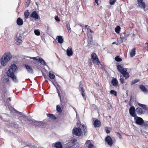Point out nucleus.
Instances as JSON below:
<instances>
[{
	"mask_svg": "<svg viewBox=\"0 0 148 148\" xmlns=\"http://www.w3.org/2000/svg\"><path fill=\"white\" fill-rule=\"evenodd\" d=\"M143 123L142 126H144L145 127L148 126V121H144L143 120Z\"/></svg>",
	"mask_w": 148,
	"mask_h": 148,
	"instance_id": "nucleus-45",
	"label": "nucleus"
},
{
	"mask_svg": "<svg viewBox=\"0 0 148 148\" xmlns=\"http://www.w3.org/2000/svg\"><path fill=\"white\" fill-rule=\"evenodd\" d=\"M81 84H80L79 85V87L80 88V89L79 90L81 92H84V89L83 87H81Z\"/></svg>",
	"mask_w": 148,
	"mask_h": 148,
	"instance_id": "nucleus-57",
	"label": "nucleus"
},
{
	"mask_svg": "<svg viewBox=\"0 0 148 148\" xmlns=\"http://www.w3.org/2000/svg\"><path fill=\"white\" fill-rule=\"evenodd\" d=\"M52 146H54L56 148H63L62 143L60 142H58L55 143H53L52 144Z\"/></svg>",
	"mask_w": 148,
	"mask_h": 148,
	"instance_id": "nucleus-20",
	"label": "nucleus"
},
{
	"mask_svg": "<svg viewBox=\"0 0 148 148\" xmlns=\"http://www.w3.org/2000/svg\"><path fill=\"white\" fill-rule=\"evenodd\" d=\"M139 88L141 90L144 92L147 93L148 92V90L145 86L142 84L139 85Z\"/></svg>",
	"mask_w": 148,
	"mask_h": 148,
	"instance_id": "nucleus-24",
	"label": "nucleus"
},
{
	"mask_svg": "<svg viewBox=\"0 0 148 148\" xmlns=\"http://www.w3.org/2000/svg\"><path fill=\"white\" fill-rule=\"evenodd\" d=\"M140 81V80L138 79H136L133 80L131 82L130 84L131 85H133L137 82H139Z\"/></svg>",
	"mask_w": 148,
	"mask_h": 148,
	"instance_id": "nucleus-37",
	"label": "nucleus"
},
{
	"mask_svg": "<svg viewBox=\"0 0 148 148\" xmlns=\"http://www.w3.org/2000/svg\"><path fill=\"white\" fill-rule=\"evenodd\" d=\"M110 93L111 94L114 95L115 96H117V92L114 90H111L110 91Z\"/></svg>",
	"mask_w": 148,
	"mask_h": 148,
	"instance_id": "nucleus-41",
	"label": "nucleus"
},
{
	"mask_svg": "<svg viewBox=\"0 0 148 148\" xmlns=\"http://www.w3.org/2000/svg\"><path fill=\"white\" fill-rule=\"evenodd\" d=\"M116 68L117 69L120 73L122 72L123 73V72L124 73H127V69L125 68V69H124L119 64H118Z\"/></svg>",
	"mask_w": 148,
	"mask_h": 148,
	"instance_id": "nucleus-14",
	"label": "nucleus"
},
{
	"mask_svg": "<svg viewBox=\"0 0 148 148\" xmlns=\"http://www.w3.org/2000/svg\"><path fill=\"white\" fill-rule=\"evenodd\" d=\"M91 60L94 63H96L97 65H99L100 63V61L98 59V57L94 53H92L91 54Z\"/></svg>",
	"mask_w": 148,
	"mask_h": 148,
	"instance_id": "nucleus-8",
	"label": "nucleus"
},
{
	"mask_svg": "<svg viewBox=\"0 0 148 148\" xmlns=\"http://www.w3.org/2000/svg\"><path fill=\"white\" fill-rule=\"evenodd\" d=\"M25 57L26 58H29L30 59H33L36 60L38 61V58H37V57H28V56H25Z\"/></svg>",
	"mask_w": 148,
	"mask_h": 148,
	"instance_id": "nucleus-49",
	"label": "nucleus"
},
{
	"mask_svg": "<svg viewBox=\"0 0 148 148\" xmlns=\"http://www.w3.org/2000/svg\"><path fill=\"white\" fill-rule=\"evenodd\" d=\"M121 30V27L119 26H118L116 27L115 29V32L118 34L120 33Z\"/></svg>",
	"mask_w": 148,
	"mask_h": 148,
	"instance_id": "nucleus-36",
	"label": "nucleus"
},
{
	"mask_svg": "<svg viewBox=\"0 0 148 148\" xmlns=\"http://www.w3.org/2000/svg\"><path fill=\"white\" fill-rule=\"evenodd\" d=\"M99 0H95V2L98 6L99 5Z\"/></svg>",
	"mask_w": 148,
	"mask_h": 148,
	"instance_id": "nucleus-61",
	"label": "nucleus"
},
{
	"mask_svg": "<svg viewBox=\"0 0 148 148\" xmlns=\"http://www.w3.org/2000/svg\"><path fill=\"white\" fill-rule=\"evenodd\" d=\"M85 27L86 28L88 29V28H89V27L87 25H86L85 26Z\"/></svg>",
	"mask_w": 148,
	"mask_h": 148,
	"instance_id": "nucleus-64",
	"label": "nucleus"
},
{
	"mask_svg": "<svg viewBox=\"0 0 148 148\" xmlns=\"http://www.w3.org/2000/svg\"><path fill=\"white\" fill-rule=\"evenodd\" d=\"M48 76L50 79H54L55 77V75L53 74V72L51 71H50L49 72Z\"/></svg>",
	"mask_w": 148,
	"mask_h": 148,
	"instance_id": "nucleus-28",
	"label": "nucleus"
},
{
	"mask_svg": "<svg viewBox=\"0 0 148 148\" xmlns=\"http://www.w3.org/2000/svg\"><path fill=\"white\" fill-rule=\"evenodd\" d=\"M130 54L131 57L134 56L136 54V49L135 48H133L130 51Z\"/></svg>",
	"mask_w": 148,
	"mask_h": 148,
	"instance_id": "nucleus-31",
	"label": "nucleus"
},
{
	"mask_svg": "<svg viewBox=\"0 0 148 148\" xmlns=\"http://www.w3.org/2000/svg\"><path fill=\"white\" fill-rule=\"evenodd\" d=\"M38 57V61L41 64L44 65V66H45L46 65V63L45 61L42 58H40Z\"/></svg>",
	"mask_w": 148,
	"mask_h": 148,
	"instance_id": "nucleus-27",
	"label": "nucleus"
},
{
	"mask_svg": "<svg viewBox=\"0 0 148 148\" xmlns=\"http://www.w3.org/2000/svg\"><path fill=\"white\" fill-rule=\"evenodd\" d=\"M30 16L31 17L36 19H40V16L36 11H33L30 14Z\"/></svg>",
	"mask_w": 148,
	"mask_h": 148,
	"instance_id": "nucleus-11",
	"label": "nucleus"
},
{
	"mask_svg": "<svg viewBox=\"0 0 148 148\" xmlns=\"http://www.w3.org/2000/svg\"><path fill=\"white\" fill-rule=\"evenodd\" d=\"M48 117H49L53 119H56V117L53 114L50 113H48L47 114Z\"/></svg>",
	"mask_w": 148,
	"mask_h": 148,
	"instance_id": "nucleus-33",
	"label": "nucleus"
},
{
	"mask_svg": "<svg viewBox=\"0 0 148 148\" xmlns=\"http://www.w3.org/2000/svg\"><path fill=\"white\" fill-rule=\"evenodd\" d=\"M5 104L6 107V108H8L10 111L12 112L14 111L16 112V114L18 116V119L21 122V120L23 119V116L25 115L23 114L22 112H19L14 109V108L11 106L10 104L9 103H8L7 104Z\"/></svg>",
	"mask_w": 148,
	"mask_h": 148,
	"instance_id": "nucleus-5",
	"label": "nucleus"
},
{
	"mask_svg": "<svg viewBox=\"0 0 148 148\" xmlns=\"http://www.w3.org/2000/svg\"><path fill=\"white\" fill-rule=\"evenodd\" d=\"M93 125L95 127H98L101 126V123L98 119H96L94 121Z\"/></svg>",
	"mask_w": 148,
	"mask_h": 148,
	"instance_id": "nucleus-21",
	"label": "nucleus"
},
{
	"mask_svg": "<svg viewBox=\"0 0 148 148\" xmlns=\"http://www.w3.org/2000/svg\"><path fill=\"white\" fill-rule=\"evenodd\" d=\"M66 26L67 30L68 31V32L70 33L71 32V29L70 27V25L68 21H66Z\"/></svg>",
	"mask_w": 148,
	"mask_h": 148,
	"instance_id": "nucleus-30",
	"label": "nucleus"
},
{
	"mask_svg": "<svg viewBox=\"0 0 148 148\" xmlns=\"http://www.w3.org/2000/svg\"><path fill=\"white\" fill-rule=\"evenodd\" d=\"M42 75L43 76L44 78L45 79V81L47 82V79H48V77L46 76L45 74L43 73L42 72Z\"/></svg>",
	"mask_w": 148,
	"mask_h": 148,
	"instance_id": "nucleus-51",
	"label": "nucleus"
},
{
	"mask_svg": "<svg viewBox=\"0 0 148 148\" xmlns=\"http://www.w3.org/2000/svg\"><path fill=\"white\" fill-rule=\"evenodd\" d=\"M66 53L68 56L70 57L73 55V51L72 48L71 47L68 48L66 51Z\"/></svg>",
	"mask_w": 148,
	"mask_h": 148,
	"instance_id": "nucleus-16",
	"label": "nucleus"
},
{
	"mask_svg": "<svg viewBox=\"0 0 148 148\" xmlns=\"http://www.w3.org/2000/svg\"><path fill=\"white\" fill-rule=\"evenodd\" d=\"M123 34L124 35V36H125V37H126V38H127L128 37V36H129V34H127L126 32H124V33H123Z\"/></svg>",
	"mask_w": 148,
	"mask_h": 148,
	"instance_id": "nucleus-60",
	"label": "nucleus"
},
{
	"mask_svg": "<svg viewBox=\"0 0 148 148\" xmlns=\"http://www.w3.org/2000/svg\"><path fill=\"white\" fill-rule=\"evenodd\" d=\"M34 33L36 35V36H39L40 34V32L38 29H35L34 30Z\"/></svg>",
	"mask_w": 148,
	"mask_h": 148,
	"instance_id": "nucleus-44",
	"label": "nucleus"
},
{
	"mask_svg": "<svg viewBox=\"0 0 148 148\" xmlns=\"http://www.w3.org/2000/svg\"><path fill=\"white\" fill-rule=\"evenodd\" d=\"M111 84L112 86L116 87L118 86V82L116 78H113L111 80Z\"/></svg>",
	"mask_w": 148,
	"mask_h": 148,
	"instance_id": "nucleus-19",
	"label": "nucleus"
},
{
	"mask_svg": "<svg viewBox=\"0 0 148 148\" xmlns=\"http://www.w3.org/2000/svg\"><path fill=\"white\" fill-rule=\"evenodd\" d=\"M105 130L107 134H109L110 132V130L108 129V127H105Z\"/></svg>",
	"mask_w": 148,
	"mask_h": 148,
	"instance_id": "nucleus-48",
	"label": "nucleus"
},
{
	"mask_svg": "<svg viewBox=\"0 0 148 148\" xmlns=\"http://www.w3.org/2000/svg\"><path fill=\"white\" fill-rule=\"evenodd\" d=\"M82 127L83 129V132L84 135L85 136H86L87 134V128L84 125H82Z\"/></svg>",
	"mask_w": 148,
	"mask_h": 148,
	"instance_id": "nucleus-29",
	"label": "nucleus"
},
{
	"mask_svg": "<svg viewBox=\"0 0 148 148\" xmlns=\"http://www.w3.org/2000/svg\"><path fill=\"white\" fill-rule=\"evenodd\" d=\"M8 132L10 133V134H12V135H13L14 134V133H13V132L12 131H11V130H9L8 131Z\"/></svg>",
	"mask_w": 148,
	"mask_h": 148,
	"instance_id": "nucleus-63",
	"label": "nucleus"
},
{
	"mask_svg": "<svg viewBox=\"0 0 148 148\" xmlns=\"http://www.w3.org/2000/svg\"><path fill=\"white\" fill-rule=\"evenodd\" d=\"M134 119L135 123L137 124L142 126V124H143V120L142 118L137 116L136 117H135Z\"/></svg>",
	"mask_w": 148,
	"mask_h": 148,
	"instance_id": "nucleus-10",
	"label": "nucleus"
},
{
	"mask_svg": "<svg viewBox=\"0 0 148 148\" xmlns=\"http://www.w3.org/2000/svg\"><path fill=\"white\" fill-rule=\"evenodd\" d=\"M132 95H131V96H130V100L129 102V105L131 107V106H132Z\"/></svg>",
	"mask_w": 148,
	"mask_h": 148,
	"instance_id": "nucleus-53",
	"label": "nucleus"
},
{
	"mask_svg": "<svg viewBox=\"0 0 148 148\" xmlns=\"http://www.w3.org/2000/svg\"><path fill=\"white\" fill-rule=\"evenodd\" d=\"M0 119L1 120L5 121V120L4 119H3L2 118V116L1 115H0Z\"/></svg>",
	"mask_w": 148,
	"mask_h": 148,
	"instance_id": "nucleus-62",
	"label": "nucleus"
},
{
	"mask_svg": "<svg viewBox=\"0 0 148 148\" xmlns=\"http://www.w3.org/2000/svg\"><path fill=\"white\" fill-rule=\"evenodd\" d=\"M81 94L83 97V98H84V99H86V97H85V93L84 92H81Z\"/></svg>",
	"mask_w": 148,
	"mask_h": 148,
	"instance_id": "nucleus-58",
	"label": "nucleus"
},
{
	"mask_svg": "<svg viewBox=\"0 0 148 148\" xmlns=\"http://www.w3.org/2000/svg\"><path fill=\"white\" fill-rule=\"evenodd\" d=\"M56 39L58 43L60 44H62L64 41V39L63 38L62 36H57Z\"/></svg>",
	"mask_w": 148,
	"mask_h": 148,
	"instance_id": "nucleus-23",
	"label": "nucleus"
},
{
	"mask_svg": "<svg viewBox=\"0 0 148 148\" xmlns=\"http://www.w3.org/2000/svg\"><path fill=\"white\" fill-rule=\"evenodd\" d=\"M136 111L135 110L134 111L132 112H130L129 113L130 115L132 117H134V119L137 116L136 113Z\"/></svg>",
	"mask_w": 148,
	"mask_h": 148,
	"instance_id": "nucleus-32",
	"label": "nucleus"
},
{
	"mask_svg": "<svg viewBox=\"0 0 148 148\" xmlns=\"http://www.w3.org/2000/svg\"><path fill=\"white\" fill-rule=\"evenodd\" d=\"M30 0H27L26 2V6L27 7H28L29 5V4L30 3Z\"/></svg>",
	"mask_w": 148,
	"mask_h": 148,
	"instance_id": "nucleus-55",
	"label": "nucleus"
},
{
	"mask_svg": "<svg viewBox=\"0 0 148 148\" xmlns=\"http://www.w3.org/2000/svg\"><path fill=\"white\" fill-rule=\"evenodd\" d=\"M23 116V119L21 121L23 124L29 123L30 126L31 125L38 127L44 126V123L42 122L39 121H36L33 119L31 117V116L29 114H28L27 116L25 115Z\"/></svg>",
	"mask_w": 148,
	"mask_h": 148,
	"instance_id": "nucleus-1",
	"label": "nucleus"
},
{
	"mask_svg": "<svg viewBox=\"0 0 148 148\" xmlns=\"http://www.w3.org/2000/svg\"><path fill=\"white\" fill-rule=\"evenodd\" d=\"M120 73L123 75V77H125V79L129 78L130 76L129 73H124L123 72V73L122 72Z\"/></svg>",
	"mask_w": 148,
	"mask_h": 148,
	"instance_id": "nucleus-34",
	"label": "nucleus"
},
{
	"mask_svg": "<svg viewBox=\"0 0 148 148\" xmlns=\"http://www.w3.org/2000/svg\"><path fill=\"white\" fill-rule=\"evenodd\" d=\"M72 133L73 135L79 137L82 135L83 132L80 127H74L72 130Z\"/></svg>",
	"mask_w": 148,
	"mask_h": 148,
	"instance_id": "nucleus-7",
	"label": "nucleus"
},
{
	"mask_svg": "<svg viewBox=\"0 0 148 148\" xmlns=\"http://www.w3.org/2000/svg\"><path fill=\"white\" fill-rule=\"evenodd\" d=\"M16 23L18 25H22L23 24V20L21 18L18 17L17 19Z\"/></svg>",
	"mask_w": 148,
	"mask_h": 148,
	"instance_id": "nucleus-26",
	"label": "nucleus"
},
{
	"mask_svg": "<svg viewBox=\"0 0 148 148\" xmlns=\"http://www.w3.org/2000/svg\"><path fill=\"white\" fill-rule=\"evenodd\" d=\"M107 104L108 106V109H110L112 107V106L110 103H108Z\"/></svg>",
	"mask_w": 148,
	"mask_h": 148,
	"instance_id": "nucleus-59",
	"label": "nucleus"
},
{
	"mask_svg": "<svg viewBox=\"0 0 148 148\" xmlns=\"http://www.w3.org/2000/svg\"><path fill=\"white\" fill-rule=\"evenodd\" d=\"M137 2L138 6L143 9L144 11L147 10V9H146V5L145 3L143 2V0H137Z\"/></svg>",
	"mask_w": 148,
	"mask_h": 148,
	"instance_id": "nucleus-9",
	"label": "nucleus"
},
{
	"mask_svg": "<svg viewBox=\"0 0 148 148\" xmlns=\"http://www.w3.org/2000/svg\"><path fill=\"white\" fill-rule=\"evenodd\" d=\"M93 43V40L92 39V37L90 35V37L88 38V45L90 47L92 46V44Z\"/></svg>",
	"mask_w": 148,
	"mask_h": 148,
	"instance_id": "nucleus-22",
	"label": "nucleus"
},
{
	"mask_svg": "<svg viewBox=\"0 0 148 148\" xmlns=\"http://www.w3.org/2000/svg\"><path fill=\"white\" fill-rule=\"evenodd\" d=\"M122 76H120V78L119 80L121 82V83L123 84L125 80L123 78H121Z\"/></svg>",
	"mask_w": 148,
	"mask_h": 148,
	"instance_id": "nucleus-50",
	"label": "nucleus"
},
{
	"mask_svg": "<svg viewBox=\"0 0 148 148\" xmlns=\"http://www.w3.org/2000/svg\"><path fill=\"white\" fill-rule=\"evenodd\" d=\"M12 58V55L10 52L4 53L0 59L1 65L4 66H6L8 62Z\"/></svg>",
	"mask_w": 148,
	"mask_h": 148,
	"instance_id": "nucleus-4",
	"label": "nucleus"
},
{
	"mask_svg": "<svg viewBox=\"0 0 148 148\" xmlns=\"http://www.w3.org/2000/svg\"><path fill=\"white\" fill-rule=\"evenodd\" d=\"M17 70L18 67L16 65L13 63L9 67L8 70L6 73L7 76L10 77L13 82L15 83L18 82V79L15 75V73Z\"/></svg>",
	"mask_w": 148,
	"mask_h": 148,
	"instance_id": "nucleus-2",
	"label": "nucleus"
},
{
	"mask_svg": "<svg viewBox=\"0 0 148 148\" xmlns=\"http://www.w3.org/2000/svg\"><path fill=\"white\" fill-rule=\"evenodd\" d=\"M53 84L56 87V89L57 92L58 94V95H59L60 93V91L61 90L60 87V86L58 84L57 82H53Z\"/></svg>",
	"mask_w": 148,
	"mask_h": 148,
	"instance_id": "nucleus-18",
	"label": "nucleus"
},
{
	"mask_svg": "<svg viewBox=\"0 0 148 148\" xmlns=\"http://www.w3.org/2000/svg\"><path fill=\"white\" fill-rule=\"evenodd\" d=\"M29 12L28 10H26L24 12V15L25 18L27 19L29 18Z\"/></svg>",
	"mask_w": 148,
	"mask_h": 148,
	"instance_id": "nucleus-35",
	"label": "nucleus"
},
{
	"mask_svg": "<svg viewBox=\"0 0 148 148\" xmlns=\"http://www.w3.org/2000/svg\"><path fill=\"white\" fill-rule=\"evenodd\" d=\"M24 66L29 73L30 74H32L33 73V69L29 65L25 64H24Z\"/></svg>",
	"mask_w": 148,
	"mask_h": 148,
	"instance_id": "nucleus-15",
	"label": "nucleus"
},
{
	"mask_svg": "<svg viewBox=\"0 0 148 148\" xmlns=\"http://www.w3.org/2000/svg\"><path fill=\"white\" fill-rule=\"evenodd\" d=\"M105 140L106 142L110 146L112 145L113 144V140L112 138L109 136H107L106 137Z\"/></svg>",
	"mask_w": 148,
	"mask_h": 148,
	"instance_id": "nucleus-12",
	"label": "nucleus"
},
{
	"mask_svg": "<svg viewBox=\"0 0 148 148\" xmlns=\"http://www.w3.org/2000/svg\"><path fill=\"white\" fill-rule=\"evenodd\" d=\"M114 59L117 62H121L122 60V58H121L119 56H116L115 58Z\"/></svg>",
	"mask_w": 148,
	"mask_h": 148,
	"instance_id": "nucleus-40",
	"label": "nucleus"
},
{
	"mask_svg": "<svg viewBox=\"0 0 148 148\" xmlns=\"http://www.w3.org/2000/svg\"><path fill=\"white\" fill-rule=\"evenodd\" d=\"M12 124L13 125V126L14 127L16 128L18 127V125L17 124L16 122H13V123H12Z\"/></svg>",
	"mask_w": 148,
	"mask_h": 148,
	"instance_id": "nucleus-52",
	"label": "nucleus"
},
{
	"mask_svg": "<svg viewBox=\"0 0 148 148\" xmlns=\"http://www.w3.org/2000/svg\"><path fill=\"white\" fill-rule=\"evenodd\" d=\"M56 110L57 112L59 113H61L62 112V109L59 105H58L56 106Z\"/></svg>",
	"mask_w": 148,
	"mask_h": 148,
	"instance_id": "nucleus-39",
	"label": "nucleus"
},
{
	"mask_svg": "<svg viewBox=\"0 0 148 148\" xmlns=\"http://www.w3.org/2000/svg\"><path fill=\"white\" fill-rule=\"evenodd\" d=\"M138 105L142 108L138 107L136 109V112L139 115L145 114L146 111L148 109L147 106L146 105L138 103Z\"/></svg>",
	"mask_w": 148,
	"mask_h": 148,
	"instance_id": "nucleus-6",
	"label": "nucleus"
},
{
	"mask_svg": "<svg viewBox=\"0 0 148 148\" xmlns=\"http://www.w3.org/2000/svg\"><path fill=\"white\" fill-rule=\"evenodd\" d=\"M16 38L17 39V41L16 42V44L18 45H20L23 42L22 40V37L21 36L20 34H19L18 36L17 35Z\"/></svg>",
	"mask_w": 148,
	"mask_h": 148,
	"instance_id": "nucleus-17",
	"label": "nucleus"
},
{
	"mask_svg": "<svg viewBox=\"0 0 148 148\" xmlns=\"http://www.w3.org/2000/svg\"><path fill=\"white\" fill-rule=\"evenodd\" d=\"M120 38L122 42L125 41L127 39L126 37L123 36L122 35L121 36Z\"/></svg>",
	"mask_w": 148,
	"mask_h": 148,
	"instance_id": "nucleus-43",
	"label": "nucleus"
},
{
	"mask_svg": "<svg viewBox=\"0 0 148 148\" xmlns=\"http://www.w3.org/2000/svg\"><path fill=\"white\" fill-rule=\"evenodd\" d=\"M9 79L8 77L4 78L1 79L0 81V91L2 95V99L5 98V97H7L9 95V92L6 90V83L9 81Z\"/></svg>",
	"mask_w": 148,
	"mask_h": 148,
	"instance_id": "nucleus-3",
	"label": "nucleus"
},
{
	"mask_svg": "<svg viewBox=\"0 0 148 148\" xmlns=\"http://www.w3.org/2000/svg\"><path fill=\"white\" fill-rule=\"evenodd\" d=\"M60 97V102L62 106L63 107L64 106L66 103L67 102V99L66 98L64 97H61L60 95H60H58Z\"/></svg>",
	"mask_w": 148,
	"mask_h": 148,
	"instance_id": "nucleus-13",
	"label": "nucleus"
},
{
	"mask_svg": "<svg viewBox=\"0 0 148 148\" xmlns=\"http://www.w3.org/2000/svg\"><path fill=\"white\" fill-rule=\"evenodd\" d=\"M55 19L56 21L57 22H59L60 21V20L58 16H56L55 17Z\"/></svg>",
	"mask_w": 148,
	"mask_h": 148,
	"instance_id": "nucleus-54",
	"label": "nucleus"
},
{
	"mask_svg": "<svg viewBox=\"0 0 148 148\" xmlns=\"http://www.w3.org/2000/svg\"><path fill=\"white\" fill-rule=\"evenodd\" d=\"M85 145H88V148H94V145L91 143V142L90 140H86V142Z\"/></svg>",
	"mask_w": 148,
	"mask_h": 148,
	"instance_id": "nucleus-25",
	"label": "nucleus"
},
{
	"mask_svg": "<svg viewBox=\"0 0 148 148\" xmlns=\"http://www.w3.org/2000/svg\"><path fill=\"white\" fill-rule=\"evenodd\" d=\"M116 0H110L109 3L111 5H114L116 2Z\"/></svg>",
	"mask_w": 148,
	"mask_h": 148,
	"instance_id": "nucleus-47",
	"label": "nucleus"
},
{
	"mask_svg": "<svg viewBox=\"0 0 148 148\" xmlns=\"http://www.w3.org/2000/svg\"><path fill=\"white\" fill-rule=\"evenodd\" d=\"M77 125L78 126V127H79L81 126V122L80 121H77Z\"/></svg>",
	"mask_w": 148,
	"mask_h": 148,
	"instance_id": "nucleus-56",
	"label": "nucleus"
},
{
	"mask_svg": "<svg viewBox=\"0 0 148 148\" xmlns=\"http://www.w3.org/2000/svg\"><path fill=\"white\" fill-rule=\"evenodd\" d=\"M4 35L5 37L8 38L9 37V35L8 30L7 29H5L4 31Z\"/></svg>",
	"mask_w": 148,
	"mask_h": 148,
	"instance_id": "nucleus-46",
	"label": "nucleus"
},
{
	"mask_svg": "<svg viewBox=\"0 0 148 148\" xmlns=\"http://www.w3.org/2000/svg\"><path fill=\"white\" fill-rule=\"evenodd\" d=\"M135 110H136V109L134 106H131L129 109V113Z\"/></svg>",
	"mask_w": 148,
	"mask_h": 148,
	"instance_id": "nucleus-42",
	"label": "nucleus"
},
{
	"mask_svg": "<svg viewBox=\"0 0 148 148\" xmlns=\"http://www.w3.org/2000/svg\"><path fill=\"white\" fill-rule=\"evenodd\" d=\"M3 100L5 102V104H7L8 103H9V101H11V98L10 97L8 98L5 97V98H3Z\"/></svg>",
	"mask_w": 148,
	"mask_h": 148,
	"instance_id": "nucleus-38",
	"label": "nucleus"
}]
</instances>
